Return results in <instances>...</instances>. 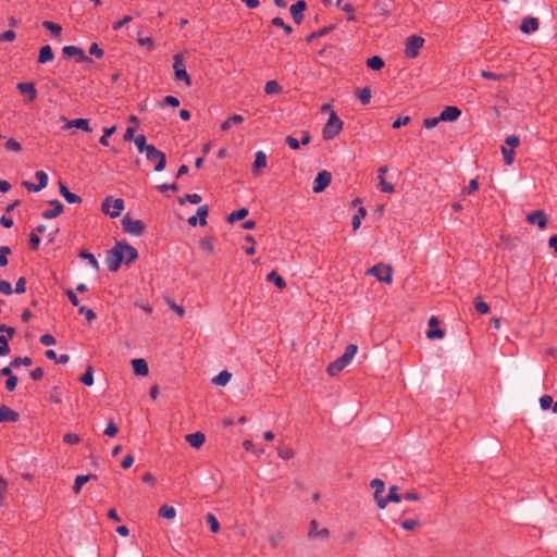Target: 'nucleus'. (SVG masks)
<instances>
[{
	"label": "nucleus",
	"mask_w": 557,
	"mask_h": 557,
	"mask_svg": "<svg viewBox=\"0 0 557 557\" xmlns=\"http://www.w3.org/2000/svg\"><path fill=\"white\" fill-rule=\"evenodd\" d=\"M367 215V210L360 207L357 213L351 219V226L354 231H357L361 225V220Z\"/></svg>",
	"instance_id": "nucleus-32"
},
{
	"label": "nucleus",
	"mask_w": 557,
	"mask_h": 557,
	"mask_svg": "<svg viewBox=\"0 0 557 557\" xmlns=\"http://www.w3.org/2000/svg\"><path fill=\"white\" fill-rule=\"evenodd\" d=\"M133 371L137 375L145 376L149 372L148 363L144 359H133L132 360Z\"/></svg>",
	"instance_id": "nucleus-25"
},
{
	"label": "nucleus",
	"mask_w": 557,
	"mask_h": 557,
	"mask_svg": "<svg viewBox=\"0 0 557 557\" xmlns=\"http://www.w3.org/2000/svg\"><path fill=\"white\" fill-rule=\"evenodd\" d=\"M20 413L8 406L0 407V423L1 422H17Z\"/></svg>",
	"instance_id": "nucleus-20"
},
{
	"label": "nucleus",
	"mask_w": 557,
	"mask_h": 557,
	"mask_svg": "<svg viewBox=\"0 0 557 557\" xmlns=\"http://www.w3.org/2000/svg\"><path fill=\"white\" fill-rule=\"evenodd\" d=\"M16 88L22 95L26 96L25 102H27V103L34 101L37 97V89H36L34 83H30V82L18 83L16 85Z\"/></svg>",
	"instance_id": "nucleus-12"
},
{
	"label": "nucleus",
	"mask_w": 557,
	"mask_h": 557,
	"mask_svg": "<svg viewBox=\"0 0 557 557\" xmlns=\"http://www.w3.org/2000/svg\"><path fill=\"white\" fill-rule=\"evenodd\" d=\"M519 29L523 34H530L532 32H536L539 29L537 18L532 17V16L523 17Z\"/></svg>",
	"instance_id": "nucleus-22"
},
{
	"label": "nucleus",
	"mask_w": 557,
	"mask_h": 557,
	"mask_svg": "<svg viewBox=\"0 0 557 557\" xmlns=\"http://www.w3.org/2000/svg\"><path fill=\"white\" fill-rule=\"evenodd\" d=\"M248 213H249L248 209H246V208H240L238 210H235L231 214H228L227 222L228 223H234V222H237L239 220H243V219H245L248 215Z\"/></svg>",
	"instance_id": "nucleus-31"
},
{
	"label": "nucleus",
	"mask_w": 557,
	"mask_h": 557,
	"mask_svg": "<svg viewBox=\"0 0 557 557\" xmlns=\"http://www.w3.org/2000/svg\"><path fill=\"white\" fill-rule=\"evenodd\" d=\"M79 381L87 386L94 384V369L91 366L87 367L85 373L81 376Z\"/></svg>",
	"instance_id": "nucleus-40"
},
{
	"label": "nucleus",
	"mask_w": 557,
	"mask_h": 557,
	"mask_svg": "<svg viewBox=\"0 0 557 557\" xmlns=\"http://www.w3.org/2000/svg\"><path fill=\"white\" fill-rule=\"evenodd\" d=\"M525 221L530 224H536L541 230L547 225V214L543 210H536L529 213Z\"/></svg>",
	"instance_id": "nucleus-13"
},
{
	"label": "nucleus",
	"mask_w": 557,
	"mask_h": 557,
	"mask_svg": "<svg viewBox=\"0 0 557 557\" xmlns=\"http://www.w3.org/2000/svg\"><path fill=\"white\" fill-rule=\"evenodd\" d=\"M461 115V110L455 106L445 107L440 114V119L444 122H454Z\"/></svg>",
	"instance_id": "nucleus-18"
},
{
	"label": "nucleus",
	"mask_w": 557,
	"mask_h": 557,
	"mask_svg": "<svg viewBox=\"0 0 557 557\" xmlns=\"http://www.w3.org/2000/svg\"><path fill=\"white\" fill-rule=\"evenodd\" d=\"M92 478H95L92 474L77 475L73 486L74 493L78 494L82 490V486Z\"/></svg>",
	"instance_id": "nucleus-35"
},
{
	"label": "nucleus",
	"mask_w": 557,
	"mask_h": 557,
	"mask_svg": "<svg viewBox=\"0 0 557 557\" xmlns=\"http://www.w3.org/2000/svg\"><path fill=\"white\" fill-rule=\"evenodd\" d=\"M267 166V156L263 151L259 150L255 154V162L252 164V172H257L260 169Z\"/></svg>",
	"instance_id": "nucleus-28"
},
{
	"label": "nucleus",
	"mask_w": 557,
	"mask_h": 557,
	"mask_svg": "<svg viewBox=\"0 0 557 557\" xmlns=\"http://www.w3.org/2000/svg\"><path fill=\"white\" fill-rule=\"evenodd\" d=\"M62 52L69 58H76L77 62L90 61V59L85 54L84 50L76 46H65L63 47Z\"/></svg>",
	"instance_id": "nucleus-16"
},
{
	"label": "nucleus",
	"mask_w": 557,
	"mask_h": 557,
	"mask_svg": "<svg viewBox=\"0 0 557 557\" xmlns=\"http://www.w3.org/2000/svg\"><path fill=\"white\" fill-rule=\"evenodd\" d=\"M440 320L436 317H431L429 320L430 330L426 332L429 339H438L444 337V331L438 327Z\"/></svg>",
	"instance_id": "nucleus-17"
},
{
	"label": "nucleus",
	"mask_w": 557,
	"mask_h": 557,
	"mask_svg": "<svg viewBox=\"0 0 557 557\" xmlns=\"http://www.w3.org/2000/svg\"><path fill=\"white\" fill-rule=\"evenodd\" d=\"M10 351L8 338L5 335H0V356H5Z\"/></svg>",
	"instance_id": "nucleus-60"
},
{
	"label": "nucleus",
	"mask_w": 557,
	"mask_h": 557,
	"mask_svg": "<svg viewBox=\"0 0 557 557\" xmlns=\"http://www.w3.org/2000/svg\"><path fill=\"white\" fill-rule=\"evenodd\" d=\"M116 244L119 249H121L122 256H124L123 261L126 264H129L137 259L138 252L133 246L128 245L126 242H116Z\"/></svg>",
	"instance_id": "nucleus-11"
},
{
	"label": "nucleus",
	"mask_w": 557,
	"mask_h": 557,
	"mask_svg": "<svg viewBox=\"0 0 557 557\" xmlns=\"http://www.w3.org/2000/svg\"><path fill=\"white\" fill-rule=\"evenodd\" d=\"M54 58L53 51L49 45L42 46L39 50L38 62L45 64L52 61Z\"/></svg>",
	"instance_id": "nucleus-26"
},
{
	"label": "nucleus",
	"mask_w": 557,
	"mask_h": 557,
	"mask_svg": "<svg viewBox=\"0 0 557 557\" xmlns=\"http://www.w3.org/2000/svg\"><path fill=\"white\" fill-rule=\"evenodd\" d=\"M424 45V38L417 35H411L406 39L405 44V57L408 59H414L418 57L420 49Z\"/></svg>",
	"instance_id": "nucleus-4"
},
{
	"label": "nucleus",
	"mask_w": 557,
	"mask_h": 557,
	"mask_svg": "<svg viewBox=\"0 0 557 557\" xmlns=\"http://www.w3.org/2000/svg\"><path fill=\"white\" fill-rule=\"evenodd\" d=\"M306 8H307V4L304 0H299L290 7L289 11H290L293 20L296 24H300L302 22V20H304L302 12L306 10Z\"/></svg>",
	"instance_id": "nucleus-19"
},
{
	"label": "nucleus",
	"mask_w": 557,
	"mask_h": 557,
	"mask_svg": "<svg viewBox=\"0 0 557 557\" xmlns=\"http://www.w3.org/2000/svg\"><path fill=\"white\" fill-rule=\"evenodd\" d=\"M206 520L210 527L212 533H218L220 530V523L213 513H208Z\"/></svg>",
	"instance_id": "nucleus-47"
},
{
	"label": "nucleus",
	"mask_w": 557,
	"mask_h": 557,
	"mask_svg": "<svg viewBox=\"0 0 557 557\" xmlns=\"http://www.w3.org/2000/svg\"><path fill=\"white\" fill-rule=\"evenodd\" d=\"M117 426L116 424L111 420L108 422L107 424V428L104 430V435L109 436V437H113L117 434Z\"/></svg>",
	"instance_id": "nucleus-59"
},
{
	"label": "nucleus",
	"mask_w": 557,
	"mask_h": 557,
	"mask_svg": "<svg viewBox=\"0 0 557 557\" xmlns=\"http://www.w3.org/2000/svg\"><path fill=\"white\" fill-rule=\"evenodd\" d=\"M185 201H189L190 203H199L201 201V196L198 194H187L185 198L180 197L178 202L181 205L185 203Z\"/></svg>",
	"instance_id": "nucleus-55"
},
{
	"label": "nucleus",
	"mask_w": 557,
	"mask_h": 557,
	"mask_svg": "<svg viewBox=\"0 0 557 557\" xmlns=\"http://www.w3.org/2000/svg\"><path fill=\"white\" fill-rule=\"evenodd\" d=\"M442 120L440 119V115L436 116V117H431V119H425L423 121V126L426 128V129H432L434 128L435 126H437V124L441 122Z\"/></svg>",
	"instance_id": "nucleus-63"
},
{
	"label": "nucleus",
	"mask_w": 557,
	"mask_h": 557,
	"mask_svg": "<svg viewBox=\"0 0 557 557\" xmlns=\"http://www.w3.org/2000/svg\"><path fill=\"white\" fill-rule=\"evenodd\" d=\"M332 175L323 170L319 172L314 178L312 190L315 194L322 193L331 183Z\"/></svg>",
	"instance_id": "nucleus-10"
},
{
	"label": "nucleus",
	"mask_w": 557,
	"mask_h": 557,
	"mask_svg": "<svg viewBox=\"0 0 557 557\" xmlns=\"http://www.w3.org/2000/svg\"><path fill=\"white\" fill-rule=\"evenodd\" d=\"M124 209V201L123 199H113L112 197H107L102 205L101 210L103 213L108 214L111 218H117L122 210Z\"/></svg>",
	"instance_id": "nucleus-5"
},
{
	"label": "nucleus",
	"mask_w": 557,
	"mask_h": 557,
	"mask_svg": "<svg viewBox=\"0 0 557 557\" xmlns=\"http://www.w3.org/2000/svg\"><path fill=\"white\" fill-rule=\"evenodd\" d=\"M367 275H371L377 278L380 282L391 284L393 282V269L391 265L383 263L375 264L367 270Z\"/></svg>",
	"instance_id": "nucleus-3"
},
{
	"label": "nucleus",
	"mask_w": 557,
	"mask_h": 557,
	"mask_svg": "<svg viewBox=\"0 0 557 557\" xmlns=\"http://www.w3.org/2000/svg\"><path fill=\"white\" fill-rule=\"evenodd\" d=\"M277 454H278L280 458L285 459V460H288L294 457L293 449L289 447H285V446L278 447Z\"/></svg>",
	"instance_id": "nucleus-56"
},
{
	"label": "nucleus",
	"mask_w": 557,
	"mask_h": 557,
	"mask_svg": "<svg viewBox=\"0 0 557 557\" xmlns=\"http://www.w3.org/2000/svg\"><path fill=\"white\" fill-rule=\"evenodd\" d=\"M5 149L13 152H20L22 150L21 144L14 138H9L5 141Z\"/></svg>",
	"instance_id": "nucleus-52"
},
{
	"label": "nucleus",
	"mask_w": 557,
	"mask_h": 557,
	"mask_svg": "<svg viewBox=\"0 0 557 557\" xmlns=\"http://www.w3.org/2000/svg\"><path fill=\"white\" fill-rule=\"evenodd\" d=\"M200 247L208 251L209 253H212L214 250L213 240L211 237L202 238L200 242Z\"/></svg>",
	"instance_id": "nucleus-58"
},
{
	"label": "nucleus",
	"mask_w": 557,
	"mask_h": 557,
	"mask_svg": "<svg viewBox=\"0 0 557 557\" xmlns=\"http://www.w3.org/2000/svg\"><path fill=\"white\" fill-rule=\"evenodd\" d=\"M267 281L273 282L280 289H283L286 286L285 280L276 271L270 272L267 275Z\"/></svg>",
	"instance_id": "nucleus-29"
},
{
	"label": "nucleus",
	"mask_w": 557,
	"mask_h": 557,
	"mask_svg": "<svg viewBox=\"0 0 557 557\" xmlns=\"http://www.w3.org/2000/svg\"><path fill=\"white\" fill-rule=\"evenodd\" d=\"M367 66L372 70L379 71L384 66V61L381 57L373 55L367 60Z\"/></svg>",
	"instance_id": "nucleus-36"
},
{
	"label": "nucleus",
	"mask_w": 557,
	"mask_h": 557,
	"mask_svg": "<svg viewBox=\"0 0 557 557\" xmlns=\"http://www.w3.org/2000/svg\"><path fill=\"white\" fill-rule=\"evenodd\" d=\"M78 313L79 314H85L86 320L89 323L92 322L96 319V317H97L92 309H89V308H87L85 306H82V307L78 308Z\"/></svg>",
	"instance_id": "nucleus-53"
},
{
	"label": "nucleus",
	"mask_w": 557,
	"mask_h": 557,
	"mask_svg": "<svg viewBox=\"0 0 557 557\" xmlns=\"http://www.w3.org/2000/svg\"><path fill=\"white\" fill-rule=\"evenodd\" d=\"M35 177L38 180V184H34V183L27 182V181L23 182V186H25V188L28 191L38 193L41 189L46 188V186L48 184V175L45 171H37L35 173Z\"/></svg>",
	"instance_id": "nucleus-9"
},
{
	"label": "nucleus",
	"mask_w": 557,
	"mask_h": 557,
	"mask_svg": "<svg viewBox=\"0 0 557 557\" xmlns=\"http://www.w3.org/2000/svg\"><path fill=\"white\" fill-rule=\"evenodd\" d=\"M371 487L374 488V500L376 502V505L379 506V499L383 498L381 495L384 492L385 483L381 479H373L370 483Z\"/></svg>",
	"instance_id": "nucleus-27"
},
{
	"label": "nucleus",
	"mask_w": 557,
	"mask_h": 557,
	"mask_svg": "<svg viewBox=\"0 0 557 557\" xmlns=\"http://www.w3.org/2000/svg\"><path fill=\"white\" fill-rule=\"evenodd\" d=\"M502 153L504 156L505 163L507 165H510L513 163L515 160V151L511 148L502 147Z\"/></svg>",
	"instance_id": "nucleus-50"
},
{
	"label": "nucleus",
	"mask_w": 557,
	"mask_h": 557,
	"mask_svg": "<svg viewBox=\"0 0 557 557\" xmlns=\"http://www.w3.org/2000/svg\"><path fill=\"white\" fill-rule=\"evenodd\" d=\"M134 143H135V145H136V147H137V149H138V151H139L140 153H143V152H146V153H147V152H148V149H149V148H150V146H151V145H147V143H146V136H145V135H143V134H140V135H138V136H136V137H135V139H134Z\"/></svg>",
	"instance_id": "nucleus-37"
},
{
	"label": "nucleus",
	"mask_w": 557,
	"mask_h": 557,
	"mask_svg": "<svg viewBox=\"0 0 557 557\" xmlns=\"http://www.w3.org/2000/svg\"><path fill=\"white\" fill-rule=\"evenodd\" d=\"M122 228L123 232L133 235L140 236L145 231V224L140 220L131 219L128 215H125L122 219Z\"/></svg>",
	"instance_id": "nucleus-6"
},
{
	"label": "nucleus",
	"mask_w": 557,
	"mask_h": 557,
	"mask_svg": "<svg viewBox=\"0 0 557 557\" xmlns=\"http://www.w3.org/2000/svg\"><path fill=\"white\" fill-rule=\"evenodd\" d=\"M357 351H358V346L355 344H349L346 347V350L343 354V356H341L339 358H337L335 361L331 362L327 366V369H326L327 373L331 376H335V375L339 374L351 362V360L355 357V355L357 354Z\"/></svg>",
	"instance_id": "nucleus-1"
},
{
	"label": "nucleus",
	"mask_w": 557,
	"mask_h": 557,
	"mask_svg": "<svg viewBox=\"0 0 557 557\" xmlns=\"http://www.w3.org/2000/svg\"><path fill=\"white\" fill-rule=\"evenodd\" d=\"M69 127H76V128L83 129L84 132H87V133L91 132V128L89 126V120H87V119L72 120L69 123Z\"/></svg>",
	"instance_id": "nucleus-30"
},
{
	"label": "nucleus",
	"mask_w": 557,
	"mask_h": 557,
	"mask_svg": "<svg viewBox=\"0 0 557 557\" xmlns=\"http://www.w3.org/2000/svg\"><path fill=\"white\" fill-rule=\"evenodd\" d=\"M231 377H232L231 373L228 371L224 370V371L220 372L216 376H214L212 379V382L215 385L224 386L230 382Z\"/></svg>",
	"instance_id": "nucleus-33"
},
{
	"label": "nucleus",
	"mask_w": 557,
	"mask_h": 557,
	"mask_svg": "<svg viewBox=\"0 0 557 557\" xmlns=\"http://www.w3.org/2000/svg\"><path fill=\"white\" fill-rule=\"evenodd\" d=\"M146 158L148 161L154 163L156 172H161L164 170L166 164L165 154L162 151L158 150L154 146H150L148 152L146 153Z\"/></svg>",
	"instance_id": "nucleus-8"
},
{
	"label": "nucleus",
	"mask_w": 557,
	"mask_h": 557,
	"mask_svg": "<svg viewBox=\"0 0 557 557\" xmlns=\"http://www.w3.org/2000/svg\"><path fill=\"white\" fill-rule=\"evenodd\" d=\"M42 27L48 29L51 33V35L54 37L60 36V34L62 32V27L59 24L50 22V21H44Z\"/></svg>",
	"instance_id": "nucleus-38"
},
{
	"label": "nucleus",
	"mask_w": 557,
	"mask_h": 557,
	"mask_svg": "<svg viewBox=\"0 0 557 557\" xmlns=\"http://www.w3.org/2000/svg\"><path fill=\"white\" fill-rule=\"evenodd\" d=\"M81 437L75 433H67L63 436V442L70 445L79 443Z\"/></svg>",
	"instance_id": "nucleus-62"
},
{
	"label": "nucleus",
	"mask_w": 557,
	"mask_h": 557,
	"mask_svg": "<svg viewBox=\"0 0 557 557\" xmlns=\"http://www.w3.org/2000/svg\"><path fill=\"white\" fill-rule=\"evenodd\" d=\"M282 88L276 81H269L265 83L264 92L267 95H273L281 92Z\"/></svg>",
	"instance_id": "nucleus-41"
},
{
	"label": "nucleus",
	"mask_w": 557,
	"mask_h": 557,
	"mask_svg": "<svg viewBox=\"0 0 557 557\" xmlns=\"http://www.w3.org/2000/svg\"><path fill=\"white\" fill-rule=\"evenodd\" d=\"M174 76L176 81L184 82L187 86L191 85V79L186 69L177 70L174 72Z\"/></svg>",
	"instance_id": "nucleus-44"
},
{
	"label": "nucleus",
	"mask_w": 557,
	"mask_h": 557,
	"mask_svg": "<svg viewBox=\"0 0 557 557\" xmlns=\"http://www.w3.org/2000/svg\"><path fill=\"white\" fill-rule=\"evenodd\" d=\"M474 308L480 314H486L490 311V306L481 297L474 299Z\"/></svg>",
	"instance_id": "nucleus-43"
},
{
	"label": "nucleus",
	"mask_w": 557,
	"mask_h": 557,
	"mask_svg": "<svg viewBox=\"0 0 557 557\" xmlns=\"http://www.w3.org/2000/svg\"><path fill=\"white\" fill-rule=\"evenodd\" d=\"M343 129V121L334 111H331L327 122L322 128V135L325 140L335 138Z\"/></svg>",
	"instance_id": "nucleus-2"
},
{
	"label": "nucleus",
	"mask_w": 557,
	"mask_h": 557,
	"mask_svg": "<svg viewBox=\"0 0 557 557\" xmlns=\"http://www.w3.org/2000/svg\"><path fill=\"white\" fill-rule=\"evenodd\" d=\"M271 23L274 25V26H278V27H282L284 29V32L289 35L292 34L293 32V28L290 25L288 24H285L284 21L281 18V17H274L272 18Z\"/></svg>",
	"instance_id": "nucleus-54"
},
{
	"label": "nucleus",
	"mask_w": 557,
	"mask_h": 557,
	"mask_svg": "<svg viewBox=\"0 0 557 557\" xmlns=\"http://www.w3.org/2000/svg\"><path fill=\"white\" fill-rule=\"evenodd\" d=\"M553 398L549 395H544L540 398V406L542 410H547L552 407Z\"/></svg>",
	"instance_id": "nucleus-61"
},
{
	"label": "nucleus",
	"mask_w": 557,
	"mask_h": 557,
	"mask_svg": "<svg viewBox=\"0 0 557 557\" xmlns=\"http://www.w3.org/2000/svg\"><path fill=\"white\" fill-rule=\"evenodd\" d=\"M78 257L87 260L95 270H99V263L92 253L88 251H81Z\"/></svg>",
	"instance_id": "nucleus-45"
},
{
	"label": "nucleus",
	"mask_w": 557,
	"mask_h": 557,
	"mask_svg": "<svg viewBox=\"0 0 557 557\" xmlns=\"http://www.w3.org/2000/svg\"><path fill=\"white\" fill-rule=\"evenodd\" d=\"M358 99L362 104H368L371 100V89L369 87H364L358 90Z\"/></svg>",
	"instance_id": "nucleus-46"
},
{
	"label": "nucleus",
	"mask_w": 557,
	"mask_h": 557,
	"mask_svg": "<svg viewBox=\"0 0 557 557\" xmlns=\"http://www.w3.org/2000/svg\"><path fill=\"white\" fill-rule=\"evenodd\" d=\"M398 486L392 485L385 497L379 499V508L384 509L388 503H399L403 497L397 493Z\"/></svg>",
	"instance_id": "nucleus-15"
},
{
	"label": "nucleus",
	"mask_w": 557,
	"mask_h": 557,
	"mask_svg": "<svg viewBox=\"0 0 557 557\" xmlns=\"http://www.w3.org/2000/svg\"><path fill=\"white\" fill-rule=\"evenodd\" d=\"M39 341L44 346H53L57 343L55 338L51 334L41 335Z\"/></svg>",
	"instance_id": "nucleus-64"
},
{
	"label": "nucleus",
	"mask_w": 557,
	"mask_h": 557,
	"mask_svg": "<svg viewBox=\"0 0 557 557\" xmlns=\"http://www.w3.org/2000/svg\"><path fill=\"white\" fill-rule=\"evenodd\" d=\"M32 363L33 360L30 357H16L11 361V367L17 369L21 366L29 367Z\"/></svg>",
	"instance_id": "nucleus-42"
},
{
	"label": "nucleus",
	"mask_w": 557,
	"mask_h": 557,
	"mask_svg": "<svg viewBox=\"0 0 557 557\" xmlns=\"http://www.w3.org/2000/svg\"><path fill=\"white\" fill-rule=\"evenodd\" d=\"M115 126L103 128V135L100 137L99 143L102 146H109V137L115 132Z\"/></svg>",
	"instance_id": "nucleus-51"
},
{
	"label": "nucleus",
	"mask_w": 557,
	"mask_h": 557,
	"mask_svg": "<svg viewBox=\"0 0 557 557\" xmlns=\"http://www.w3.org/2000/svg\"><path fill=\"white\" fill-rule=\"evenodd\" d=\"M420 524H421V522L417 518L416 519H406L400 523L401 528L407 531H412Z\"/></svg>",
	"instance_id": "nucleus-49"
},
{
	"label": "nucleus",
	"mask_w": 557,
	"mask_h": 557,
	"mask_svg": "<svg viewBox=\"0 0 557 557\" xmlns=\"http://www.w3.org/2000/svg\"><path fill=\"white\" fill-rule=\"evenodd\" d=\"M185 440L190 446H193L195 448H199L203 445V443L206 441V436L201 432H195V433L187 434L185 436Z\"/></svg>",
	"instance_id": "nucleus-24"
},
{
	"label": "nucleus",
	"mask_w": 557,
	"mask_h": 557,
	"mask_svg": "<svg viewBox=\"0 0 557 557\" xmlns=\"http://www.w3.org/2000/svg\"><path fill=\"white\" fill-rule=\"evenodd\" d=\"M330 536V531L326 528L318 529V522L312 520L310 522L308 539L310 540H326Z\"/></svg>",
	"instance_id": "nucleus-14"
},
{
	"label": "nucleus",
	"mask_w": 557,
	"mask_h": 557,
	"mask_svg": "<svg viewBox=\"0 0 557 557\" xmlns=\"http://www.w3.org/2000/svg\"><path fill=\"white\" fill-rule=\"evenodd\" d=\"M243 121H244V117L240 114H233L221 124V129L226 132L230 129V127H231V125H233V123L239 124Z\"/></svg>",
	"instance_id": "nucleus-34"
},
{
	"label": "nucleus",
	"mask_w": 557,
	"mask_h": 557,
	"mask_svg": "<svg viewBox=\"0 0 557 557\" xmlns=\"http://www.w3.org/2000/svg\"><path fill=\"white\" fill-rule=\"evenodd\" d=\"M59 188H60V194L63 196V198L69 202V203H81L82 202V198L70 191L69 188L65 186V184H63L62 182L59 183Z\"/></svg>",
	"instance_id": "nucleus-23"
},
{
	"label": "nucleus",
	"mask_w": 557,
	"mask_h": 557,
	"mask_svg": "<svg viewBox=\"0 0 557 557\" xmlns=\"http://www.w3.org/2000/svg\"><path fill=\"white\" fill-rule=\"evenodd\" d=\"M379 185L383 193L392 194L395 190V186L392 183L386 182L384 177L379 178Z\"/></svg>",
	"instance_id": "nucleus-57"
},
{
	"label": "nucleus",
	"mask_w": 557,
	"mask_h": 557,
	"mask_svg": "<svg viewBox=\"0 0 557 557\" xmlns=\"http://www.w3.org/2000/svg\"><path fill=\"white\" fill-rule=\"evenodd\" d=\"M159 516L162 517V518H165V519H174L175 516H176V510L174 507H170V506H162L160 509H159Z\"/></svg>",
	"instance_id": "nucleus-39"
},
{
	"label": "nucleus",
	"mask_w": 557,
	"mask_h": 557,
	"mask_svg": "<svg viewBox=\"0 0 557 557\" xmlns=\"http://www.w3.org/2000/svg\"><path fill=\"white\" fill-rule=\"evenodd\" d=\"M49 203L51 206H53V208L45 210L41 213V216L44 219H47V220L54 219V218H57L58 215H60L63 212L64 207L61 203V201L54 199V200L49 201Z\"/></svg>",
	"instance_id": "nucleus-21"
},
{
	"label": "nucleus",
	"mask_w": 557,
	"mask_h": 557,
	"mask_svg": "<svg viewBox=\"0 0 557 557\" xmlns=\"http://www.w3.org/2000/svg\"><path fill=\"white\" fill-rule=\"evenodd\" d=\"M123 259L124 256H122L121 249H119L117 244L115 243L114 247L110 249L106 256L108 270L110 272H116L120 269Z\"/></svg>",
	"instance_id": "nucleus-7"
},
{
	"label": "nucleus",
	"mask_w": 557,
	"mask_h": 557,
	"mask_svg": "<svg viewBox=\"0 0 557 557\" xmlns=\"http://www.w3.org/2000/svg\"><path fill=\"white\" fill-rule=\"evenodd\" d=\"M209 208L208 206H201L197 209V218H199V224L201 226L207 224V216H208Z\"/></svg>",
	"instance_id": "nucleus-48"
}]
</instances>
